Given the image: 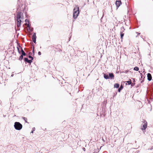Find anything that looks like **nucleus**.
Instances as JSON below:
<instances>
[{
  "mask_svg": "<svg viewBox=\"0 0 153 153\" xmlns=\"http://www.w3.org/2000/svg\"><path fill=\"white\" fill-rule=\"evenodd\" d=\"M73 17L74 19H76L79 13V7H76L74 9Z\"/></svg>",
  "mask_w": 153,
  "mask_h": 153,
  "instance_id": "f257e3e1",
  "label": "nucleus"
},
{
  "mask_svg": "<svg viewBox=\"0 0 153 153\" xmlns=\"http://www.w3.org/2000/svg\"><path fill=\"white\" fill-rule=\"evenodd\" d=\"M14 126L15 129L18 130H21L22 128V125L19 122H15Z\"/></svg>",
  "mask_w": 153,
  "mask_h": 153,
  "instance_id": "f03ea898",
  "label": "nucleus"
},
{
  "mask_svg": "<svg viewBox=\"0 0 153 153\" xmlns=\"http://www.w3.org/2000/svg\"><path fill=\"white\" fill-rule=\"evenodd\" d=\"M18 6L17 7V10H21V7L23 5V3L21 2V0H18L17 1Z\"/></svg>",
  "mask_w": 153,
  "mask_h": 153,
  "instance_id": "7ed1b4c3",
  "label": "nucleus"
},
{
  "mask_svg": "<svg viewBox=\"0 0 153 153\" xmlns=\"http://www.w3.org/2000/svg\"><path fill=\"white\" fill-rule=\"evenodd\" d=\"M36 33H34L32 37V39L33 41V42L35 43H36Z\"/></svg>",
  "mask_w": 153,
  "mask_h": 153,
  "instance_id": "20e7f679",
  "label": "nucleus"
},
{
  "mask_svg": "<svg viewBox=\"0 0 153 153\" xmlns=\"http://www.w3.org/2000/svg\"><path fill=\"white\" fill-rule=\"evenodd\" d=\"M122 4L121 0H117L115 2V4L117 8L119 7Z\"/></svg>",
  "mask_w": 153,
  "mask_h": 153,
  "instance_id": "39448f33",
  "label": "nucleus"
},
{
  "mask_svg": "<svg viewBox=\"0 0 153 153\" xmlns=\"http://www.w3.org/2000/svg\"><path fill=\"white\" fill-rule=\"evenodd\" d=\"M109 79H113L114 78V75L113 73H108V74Z\"/></svg>",
  "mask_w": 153,
  "mask_h": 153,
  "instance_id": "423d86ee",
  "label": "nucleus"
},
{
  "mask_svg": "<svg viewBox=\"0 0 153 153\" xmlns=\"http://www.w3.org/2000/svg\"><path fill=\"white\" fill-rule=\"evenodd\" d=\"M144 124L143 125V128H142V130H145L147 127V122L146 120L144 121Z\"/></svg>",
  "mask_w": 153,
  "mask_h": 153,
  "instance_id": "0eeeda50",
  "label": "nucleus"
},
{
  "mask_svg": "<svg viewBox=\"0 0 153 153\" xmlns=\"http://www.w3.org/2000/svg\"><path fill=\"white\" fill-rule=\"evenodd\" d=\"M24 61L25 62H27L30 64H31L32 62V60H29L27 58H25Z\"/></svg>",
  "mask_w": 153,
  "mask_h": 153,
  "instance_id": "6e6552de",
  "label": "nucleus"
},
{
  "mask_svg": "<svg viewBox=\"0 0 153 153\" xmlns=\"http://www.w3.org/2000/svg\"><path fill=\"white\" fill-rule=\"evenodd\" d=\"M147 79L148 80L150 81L152 79L151 74L150 73H148L147 75Z\"/></svg>",
  "mask_w": 153,
  "mask_h": 153,
  "instance_id": "1a4fd4ad",
  "label": "nucleus"
},
{
  "mask_svg": "<svg viewBox=\"0 0 153 153\" xmlns=\"http://www.w3.org/2000/svg\"><path fill=\"white\" fill-rule=\"evenodd\" d=\"M19 47L21 48V52L22 54H21V55H22L23 56H26V54L25 52L23 50L22 48L20 46H19Z\"/></svg>",
  "mask_w": 153,
  "mask_h": 153,
  "instance_id": "9d476101",
  "label": "nucleus"
},
{
  "mask_svg": "<svg viewBox=\"0 0 153 153\" xmlns=\"http://www.w3.org/2000/svg\"><path fill=\"white\" fill-rule=\"evenodd\" d=\"M17 26L18 27H19L21 25V22H22V20H21V21L19 20H17Z\"/></svg>",
  "mask_w": 153,
  "mask_h": 153,
  "instance_id": "9b49d317",
  "label": "nucleus"
},
{
  "mask_svg": "<svg viewBox=\"0 0 153 153\" xmlns=\"http://www.w3.org/2000/svg\"><path fill=\"white\" fill-rule=\"evenodd\" d=\"M104 77L105 79H109V77H108V74H103Z\"/></svg>",
  "mask_w": 153,
  "mask_h": 153,
  "instance_id": "f8f14e48",
  "label": "nucleus"
},
{
  "mask_svg": "<svg viewBox=\"0 0 153 153\" xmlns=\"http://www.w3.org/2000/svg\"><path fill=\"white\" fill-rule=\"evenodd\" d=\"M123 86L122 85H120V88H119L118 89V92H120V91L123 89Z\"/></svg>",
  "mask_w": 153,
  "mask_h": 153,
  "instance_id": "ddd939ff",
  "label": "nucleus"
},
{
  "mask_svg": "<svg viewBox=\"0 0 153 153\" xmlns=\"http://www.w3.org/2000/svg\"><path fill=\"white\" fill-rule=\"evenodd\" d=\"M119 86H120L119 84L118 83H117L115 84L114 85V87L116 88H119Z\"/></svg>",
  "mask_w": 153,
  "mask_h": 153,
  "instance_id": "4468645a",
  "label": "nucleus"
},
{
  "mask_svg": "<svg viewBox=\"0 0 153 153\" xmlns=\"http://www.w3.org/2000/svg\"><path fill=\"white\" fill-rule=\"evenodd\" d=\"M17 20H19L20 21H21V19H20L21 18L22 19H23V18L22 17H21V16H19L17 15Z\"/></svg>",
  "mask_w": 153,
  "mask_h": 153,
  "instance_id": "2eb2a0df",
  "label": "nucleus"
},
{
  "mask_svg": "<svg viewBox=\"0 0 153 153\" xmlns=\"http://www.w3.org/2000/svg\"><path fill=\"white\" fill-rule=\"evenodd\" d=\"M21 15H23V13L20 11L19 10V11L17 13V15L21 16Z\"/></svg>",
  "mask_w": 153,
  "mask_h": 153,
  "instance_id": "dca6fc26",
  "label": "nucleus"
},
{
  "mask_svg": "<svg viewBox=\"0 0 153 153\" xmlns=\"http://www.w3.org/2000/svg\"><path fill=\"white\" fill-rule=\"evenodd\" d=\"M126 82L128 83V85H131V79H130V80L126 81Z\"/></svg>",
  "mask_w": 153,
  "mask_h": 153,
  "instance_id": "f3484780",
  "label": "nucleus"
},
{
  "mask_svg": "<svg viewBox=\"0 0 153 153\" xmlns=\"http://www.w3.org/2000/svg\"><path fill=\"white\" fill-rule=\"evenodd\" d=\"M22 118L25 120L26 123H28L27 122V119L26 118L24 117H22Z\"/></svg>",
  "mask_w": 153,
  "mask_h": 153,
  "instance_id": "a211bd4d",
  "label": "nucleus"
},
{
  "mask_svg": "<svg viewBox=\"0 0 153 153\" xmlns=\"http://www.w3.org/2000/svg\"><path fill=\"white\" fill-rule=\"evenodd\" d=\"M139 68L138 67H135L134 68V70L135 71H138L139 70Z\"/></svg>",
  "mask_w": 153,
  "mask_h": 153,
  "instance_id": "6ab92c4d",
  "label": "nucleus"
},
{
  "mask_svg": "<svg viewBox=\"0 0 153 153\" xmlns=\"http://www.w3.org/2000/svg\"><path fill=\"white\" fill-rule=\"evenodd\" d=\"M124 35V33H123V32H120V36L121 39H123V37Z\"/></svg>",
  "mask_w": 153,
  "mask_h": 153,
  "instance_id": "aec40b11",
  "label": "nucleus"
},
{
  "mask_svg": "<svg viewBox=\"0 0 153 153\" xmlns=\"http://www.w3.org/2000/svg\"><path fill=\"white\" fill-rule=\"evenodd\" d=\"M121 31L123 32V33L124 31L125 30V29L124 28V27H122L121 28Z\"/></svg>",
  "mask_w": 153,
  "mask_h": 153,
  "instance_id": "412c9836",
  "label": "nucleus"
},
{
  "mask_svg": "<svg viewBox=\"0 0 153 153\" xmlns=\"http://www.w3.org/2000/svg\"><path fill=\"white\" fill-rule=\"evenodd\" d=\"M23 56L21 55L19 57V59L20 60H22L23 59Z\"/></svg>",
  "mask_w": 153,
  "mask_h": 153,
  "instance_id": "4be33fe9",
  "label": "nucleus"
},
{
  "mask_svg": "<svg viewBox=\"0 0 153 153\" xmlns=\"http://www.w3.org/2000/svg\"><path fill=\"white\" fill-rule=\"evenodd\" d=\"M28 57L30 59H31V60H32H32L33 59V57H32L30 55L28 56Z\"/></svg>",
  "mask_w": 153,
  "mask_h": 153,
  "instance_id": "5701e85b",
  "label": "nucleus"
},
{
  "mask_svg": "<svg viewBox=\"0 0 153 153\" xmlns=\"http://www.w3.org/2000/svg\"><path fill=\"white\" fill-rule=\"evenodd\" d=\"M35 127H33L32 128V131H31V133H33V131H35Z\"/></svg>",
  "mask_w": 153,
  "mask_h": 153,
  "instance_id": "b1692460",
  "label": "nucleus"
},
{
  "mask_svg": "<svg viewBox=\"0 0 153 153\" xmlns=\"http://www.w3.org/2000/svg\"><path fill=\"white\" fill-rule=\"evenodd\" d=\"M32 53L33 54V55L34 56L35 54V51L34 50V47L33 46V49L32 51Z\"/></svg>",
  "mask_w": 153,
  "mask_h": 153,
  "instance_id": "393cba45",
  "label": "nucleus"
},
{
  "mask_svg": "<svg viewBox=\"0 0 153 153\" xmlns=\"http://www.w3.org/2000/svg\"><path fill=\"white\" fill-rule=\"evenodd\" d=\"M30 25L29 24V23L27 25V27L29 28V29H30Z\"/></svg>",
  "mask_w": 153,
  "mask_h": 153,
  "instance_id": "a878e982",
  "label": "nucleus"
},
{
  "mask_svg": "<svg viewBox=\"0 0 153 153\" xmlns=\"http://www.w3.org/2000/svg\"><path fill=\"white\" fill-rule=\"evenodd\" d=\"M25 21L26 22H28V23H29V21L27 19H26L25 20Z\"/></svg>",
  "mask_w": 153,
  "mask_h": 153,
  "instance_id": "bb28decb",
  "label": "nucleus"
},
{
  "mask_svg": "<svg viewBox=\"0 0 153 153\" xmlns=\"http://www.w3.org/2000/svg\"><path fill=\"white\" fill-rule=\"evenodd\" d=\"M17 49H18V53H20V51H19V48L18 47H17Z\"/></svg>",
  "mask_w": 153,
  "mask_h": 153,
  "instance_id": "cd10ccee",
  "label": "nucleus"
},
{
  "mask_svg": "<svg viewBox=\"0 0 153 153\" xmlns=\"http://www.w3.org/2000/svg\"><path fill=\"white\" fill-rule=\"evenodd\" d=\"M133 82H135V78H133Z\"/></svg>",
  "mask_w": 153,
  "mask_h": 153,
  "instance_id": "c85d7f7f",
  "label": "nucleus"
},
{
  "mask_svg": "<svg viewBox=\"0 0 153 153\" xmlns=\"http://www.w3.org/2000/svg\"><path fill=\"white\" fill-rule=\"evenodd\" d=\"M41 54V52L40 51H39L38 52V54L39 55H40Z\"/></svg>",
  "mask_w": 153,
  "mask_h": 153,
  "instance_id": "c756f323",
  "label": "nucleus"
},
{
  "mask_svg": "<svg viewBox=\"0 0 153 153\" xmlns=\"http://www.w3.org/2000/svg\"><path fill=\"white\" fill-rule=\"evenodd\" d=\"M135 84V83L134 82L133 83H132V84L131 83V86H133Z\"/></svg>",
  "mask_w": 153,
  "mask_h": 153,
  "instance_id": "7c9ffc66",
  "label": "nucleus"
},
{
  "mask_svg": "<svg viewBox=\"0 0 153 153\" xmlns=\"http://www.w3.org/2000/svg\"><path fill=\"white\" fill-rule=\"evenodd\" d=\"M29 30H30V31H31V32H32V31H33V28H32V29H31L30 28V29H29Z\"/></svg>",
  "mask_w": 153,
  "mask_h": 153,
  "instance_id": "2f4dec72",
  "label": "nucleus"
},
{
  "mask_svg": "<svg viewBox=\"0 0 153 153\" xmlns=\"http://www.w3.org/2000/svg\"><path fill=\"white\" fill-rule=\"evenodd\" d=\"M59 51H62L60 49H59V50H58Z\"/></svg>",
  "mask_w": 153,
  "mask_h": 153,
  "instance_id": "473e14b6",
  "label": "nucleus"
},
{
  "mask_svg": "<svg viewBox=\"0 0 153 153\" xmlns=\"http://www.w3.org/2000/svg\"><path fill=\"white\" fill-rule=\"evenodd\" d=\"M83 150L84 151H85V148H83Z\"/></svg>",
  "mask_w": 153,
  "mask_h": 153,
  "instance_id": "72a5a7b5",
  "label": "nucleus"
},
{
  "mask_svg": "<svg viewBox=\"0 0 153 153\" xmlns=\"http://www.w3.org/2000/svg\"><path fill=\"white\" fill-rule=\"evenodd\" d=\"M29 54H31L32 53L31 52H29Z\"/></svg>",
  "mask_w": 153,
  "mask_h": 153,
  "instance_id": "f704fd0d",
  "label": "nucleus"
},
{
  "mask_svg": "<svg viewBox=\"0 0 153 153\" xmlns=\"http://www.w3.org/2000/svg\"><path fill=\"white\" fill-rule=\"evenodd\" d=\"M13 76V74H12L11 75V76L12 77Z\"/></svg>",
  "mask_w": 153,
  "mask_h": 153,
  "instance_id": "c9c22d12",
  "label": "nucleus"
},
{
  "mask_svg": "<svg viewBox=\"0 0 153 153\" xmlns=\"http://www.w3.org/2000/svg\"><path fill=\"white\" fill-rule=\"evenodd\" d=\"M102 140L104 141V140L102 138Z\"/></svg>",
  "mask_w": 153,
  "mask_h": 153,
  "instance_id": "e433bc0d",
  "label": "nucleus"
},
{
  "mask_svg": "<svg viewBox=\"0 0 153 153\" xmlns=\"http://www.w3.org/2000/svg\"><path fill=\"white\" fill-rule=\"evenodd\" d=\"M1 103V101L0 100V104Z\"/></svg>",
  "mask_w": 153,
  "mask_h": 153,
  "instance_id": "4c0bfd02",
  "label": "nucleus"
},
{
  "mask_svg": "<svg viewBox=\"0 0 153 153\" xmlns=\"http://www.w3.org/2000/svg\"><path fill=\"white\" fill-rule=\"evenodd\" d=\"M16 116V115H14V116H13V117H15V116Z\"/></svg>",
  "mask_w": 153,
  "mask_h": 153,
  "instance_id": "58836bf2",
  "label": "nucleus"
},
{
  "mask_svg": "<svg viewBox=\"0 0 153 153\" xmlns=\"http://www.w3.org/2000/svg\"><path fill=\"white\" fill-rule=\"evenodd\" d=\"M101 116H102V115H100V117H101Z\"/></svg>",
  "mask_w": 153,
  "mask_h": 153,
  "instance_id": "ea45409f",
  "label": "nucleus"
},
{
  "mask_svg": "<svg viewBox=\"0 0 153 153\" xmlns=\"http://www.w3.org/2000/svg\"><path fill=\"white\" fill-rule=\"evenodd\" d=\"M94 153H97V152H96V153H95V152H94Z\"/></svg>",
  "mask_w": 153,
  "mask_h": 153,
  "instance_id": "a19ab883",
  "label": "nucleus"
},
{
  "mask_svg": "<svg viewBox=\"0 0 153 153\" xmlns=\"http://www.w3.org/2000/svg\"><path fill=\"white\" fill-rule=\"evenodd\" d=\"M148 43L149 45V43Z\"/></svg>",
  "mask_w": 153,
  "mask_h": 153,
  "instance_id": "79ce46f5",
  "label": "nucleus"
},
{
  "mask_svg": "<svg viewBox=\"0 0 153 153\" xmlns=\"http://www.w3.org/2000/svg\"><path fill=\"white\" fill-rule=\"evenodd\" d=\"M97 116H98V114H97Z\"/></svg>",
  "mask_w": 153,
  "mask_h": 153,
  "instance_id": "37998d69",
  "label": "nucleus"
},
{
  "mask_svg": "<svg viewBox=\"0 0 153 153\" xmlns=\"http://www.w3.org/2000/svg\"><path fill=\"white\" fill-rule=\"evenodd\" d=\"M152 0V1H153V0Z\"/></svg>",
  "mask_w": 153,
  "mask_h": 153,
  "instance_id": "c03bdc74",
  "label": "nucleus"
}]
</instances>
